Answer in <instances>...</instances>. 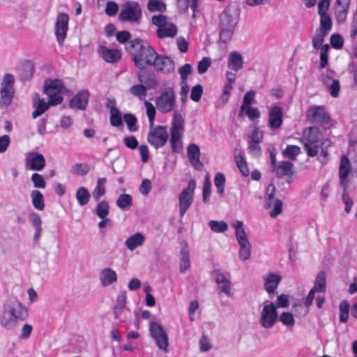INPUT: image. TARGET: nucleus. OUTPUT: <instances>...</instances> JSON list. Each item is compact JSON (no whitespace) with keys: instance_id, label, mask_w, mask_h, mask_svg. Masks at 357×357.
<instances>
[{"instance_id":"57","label":"nucleus","mask_w":357,"mask_h":357,"mask_svg":"<svg viewBox=\"0 0 357 357\" xmlns=\"http://www.w3.org/2000/svg\"><path fill=\"white\" fill-rule=\"evenodd\" d=\"M203 93V87L201 84H197L191 89L190 98L195 102H199Z\"/></svg>"},{"instance_id":"39","label":"nucleus","mask_w":357,"mask_h":357,"mask_svg":"<svg viewBox=\"0 0 357 357\" xmlns=\"http://www.w3.org/2000/svg\"><path fill=\"white\" fill-rule=\"evenodd\" d=\"M116 205L121 209L128 210L132 205V198L128 194H121L116 200Z\"/></svg>"},{"instance_id":"48","label":"nucleus","mask_w":357,"mask_h":357,"mask_svg":"<svg viewBox=\"0 0 357 357\" xmlns=\"http://www.w3.org/2000/svg\"><path fill=\"white\" fill-rule=\"evenodd\" d=\"M321 19H320V29L319 31H321L323 33H325L327 34V33L332 28V20L330 16L327 14H321L320 15Z\"/></svg>"},{"instance_id":"26","label":"nucleus","mask_w":357,"mask_h":357,"mask_svg":"<svg viewBox=\"0 0 357 357\" xmlns=\"http://www.w3.org/2000/svg\"><path fill=\"white\" fill-rule=\"evenodd\" d=\"M243 61L242 56L237 52H231L228 56V68L232 70L238 71L243 68Z\"/></svg>"},{"instance_id":"53","label":"nucleus","mask_w":357,"mask_h":357,"mask_svg":"<svg viewBox=\"0 0 357 357\" xmlns=\"http://www.w3.org/2000/svg\"><path fill=\"white\" fill-rule=\"evenodd\" d=\"M255 93L253 91H249L244 95L243 104L241 107L240 116L243 114L247 107H250L255 98Z\"/></svg>"},{"instance_id":"25","label":"nucleus","mask_w":357,"mask_h":357,"mask_svg":"<svg viewBox=\"0 0 357 357\" xmlns=\"http://www.w3.org/2000/svg\"><path fill=\"white\" fill-rule=\"evenodd\" d=\"M294 165L289 161H282L278 165L273 169L276 171V176L278 178H282L284 176H291L294 175L293 171Z\"/></svg>"},{"instance_id":"49","label":"nucleus","mask_w":357,"mask_h":357,"mask_svg":"<svg viewBox=\"0 0 357 357\" xmlns=\"http://www.w3.org/2000/svg\"><path fill=\"white\" fill-rule=\"evenodd\" d=\"M239 257L242 260H248L250 257L251 245L249 241L239 243Z\"/></svg>"},{"instance_id":"10","label":"nucleus","mask_w":357,"mask_h":357,"mask_svg":"<svg viewBox=\"0 0 357 357\" xmlns=\"http://www.w3.org/2000/svg\"><path fill=\"white\" fill-rule=\"evenodd\" d=\"M149 133L148 142L155 149L163 146L167 142L169 135L165 126H158L155 128H151Z\"/></svg>"},{"instance_id":"50","label":"nucleus","mask_w":357,"mask_h":357,"mask_svg":"<svg viewBox=\"0 0 357 357\" xmlns=\"http://www.w3.org/2000/svg\"><path fill=\"white\" fill-rule=\"evenodd\" d=\"M208 225L211 229L216 233L224 232L228 229L227 224L224 221L211 220Z\"/></svg>"},{"instance_id":"62","label":"nucleus","mask_w":357,"mask_h":357,"mask_svg":"<svg viewBox=\"0 0 357 357\" xmlns=\"http://www.w3.org/2000/svg\"><path fill=\"white\" fill-rule=\"evenodd\" d=\"M151 20L152 23L158 28L163 27L170 23L167 22V17L162 15H153Z\"/></svg>"},{"instance_id":"20","label":"nucleus","mask_w":357,"mask_h":357,"mask_svg":"<svg viewBox=\"0 0 357 357\" xmlns=\"http://www.w3.org/2000/svg\"><path fill=\"white\" fill-rule=\"evenodd\" d=\"M264 288L271 298L275 294V290L281 281V277L274 273H271L264 276Z\"/></svg>"},{"instance_id":"31","label":"nucleus","mask_w":357,"mask_h":357,"mask_svg":"<svg viewBox=\"0 0 357 357\" xmlns=\"http://www.w3.org/2000/svg\"><path fill=\"white\" fill-rule=\"evenodd\" d=\"M100 280L103 286L109 285L116 280V274L110 268L102 269L100 273Z\"/></svg>"},{"instance_id":"55","label":"nucleus","mask_w":357,"mask_h":357,"mask_svg":"<svg viewBox=\"0 0 357 357\" xmlns=\"http://www.w3.org/2000/svg\"><path fill=\"white\" fill-rule=\"evenodd\" d=\"M326 86L328 89L332 97L336 98L339 96L340 84L338 79H333L331 82H329V84H327Z\"/></svg>"},{"instance_id":"45","label":"nucleus","mask_w":357,"mask_h":357,"mask_svg":"<svg viewBox=\"0 0 357 357\" xmlns=\"http://www.w3.org/2000/svg\"><path fill=\"white\" fill-rule=\"evenodd\" d=\"M326 274L321 271L317 275L313 289H315L317 291L324 292L326 291Z\"/></svg>"},{"instance_id":"54","label":"nucleus","mask_w":357,"mask_h":357,"mask_svg":"<svg viewBox=\"0 0 357 357\" xmlns=\"http://www.w3.org/2000/svg\"><path fill=\"white\" fill-rule=\"evenodd\" d=\"M214 183L217 188L218 192L222 195L224 193L225 183V175L221 172L217 173L215 176Z\"/></svg>"},{"instance_id":"32","label":"nucleus","mask_w":357,"mask_h":357,"mask_svg":"<svg viewBox=\"0 0 357 357\" xmlns=\"http://www.w3.org/2000/svg\"><path fill=\"white\" fill-rule=\"evenodd\" d=\"M176 33L177 28L172 23H169L163 27L158 28L157 30V35L160 38H164L166 37L173 38L176 35Z\"/></svg>"},{"instance_id":"37","label":"nucleus","mask_w":357,"mask_h":357,"mask_svg":"<svg viewBox=\"0 0 357 357\" xmlns=\"http://www.w3.org/2000/svg\"><path fill=\"white\" fill-rule=\"evenodd\" d=\"M75 197L80 206H85L89 203L91 195L86 188L80 187L77 190Z\"/></svg>"},{"instance_id":"21","label":"nucleus","mask_w":357,"mask_h":357,"mask_svg":"<svg viewBox=\"0 0 357 357\" xmlns=\"http://www.w3.org/2000/svg\"><path fill=\"white\" fill-rule=\"evenodd\" d=\"M188 155L189 160L194 167L201 170L204 165L199 160L200 151L199 146L195 144H190L188 147Z\"/></svg>"},{"instance_id":"47","label":"nucleus","mask_w":357,"mask_h":357,"mask_svg":"<svg viewBox=\"0 0 357 357\" xmlns=\"http://www.w3.org/2000/svg\"><path fill=\"white\" fill-rule=\"evenodd\" d=\"M182 135L181 134H171L170 143L172 151L174 153H178L182 150Z\"/></svg>"},{"instance_id":"52","label":"nucleus","mask_w":357,"mask_h":357,"mask_svg":"<svg viewBox=\"0 0 357 357\" xmlns=\"http://www.w3.org/2000/svg\"><path fill=\"white\" fill-rule=\"evenodd\" d=\"M123 119L127 124L128 128L131 132L137 130L138 126H137V118L132 114H125Z\"/></svg>"},{"instance_id":"63","label":"nucleus","mask_w":357,"mask_h":357,"mask_svg":"<svg viewBox=\"0 0 357 357\" xmlns=\"http://www.w3.org/2000/svg\"><path fill=\"white\" fill-rule=\"evenodd\" d=\"M283 204L280 199H275L273 204V208L270 212V216L272 218H276L282 211Z\"/></svg>"},{"instance_id":"35","label":"nucleus","mask_w":357,"mask_h":357,"mask_svg":"<svg viewBox=\"0 0 357 357\" xmlns=\"http://www.w3.org/2000/svg\"><path fill=\"white\" fill-rule=\"evenodd\" d=\"M107 182L106 178H100L97 181V185L92 192V196L96 201H98L101 197L106 193L105 184Z\"/></svg>"},{"instance_id":"17","label":"nucleus","mask_w":357,"mask_h":357,"mask_svg":"<svg viewBox=\"0 0 357 357\" xmlns=\"http://www.w3.org/2000/svg\"><path fill=\"white\" fill-rule=\"evenodd\" d=\"M3 311L10 314L11 316L19 317L20 320H24L26 315V312L22 304L16 300L8 301L4 305Z\"/></svg>"},{"instance_id":"51","label":"nucleus","mask_w":357,"mask_h":357,"mask_svg":"<svg viewBox=\"0 0 357 357\" xmlns=\"http://www.w3.org/2000/svg\"><path fill=\"white\" fill-rule=\"evenodd\" d=\"M147 7L151 12H163L166 9V5L160 0H149Z\"/></svg>"},{"instance_id":"4","label":"nucleus","mask_w":357,"mask_h":357,"mask_svg":"<svg viewBox=\"0 0 357 357\" xmlns=\"http://www.w3.org/2000/svg\"><path fill=\"white\" fill-rule=\"evenodd\" d=\"M157 109L162 113L166 114L172 111L176 105V95L172 88L163 91L155 101Z\"/></svg>"},{"instance_id":"2","label":"nucleus","mask_w":357,"mask_h":357,"mask_svg":"<svg viewBox=\"0 0 357 357\" xmlns=\"http://www.w3.org/2000/svg\"><path fill=\"white\" fill-rule=\"evenodd\" d=\"M126 50L133 55L132 61L140 70L154 64L157 58V52L148 43L138 38L130 40Z\"/></svg>"},{"instance_id":"40","label":"nucleus","mask_w":357,"mask_h":357,"mask_svg":"<svg viewBox=\"0 0 357 357\" xmlns=\"http://www.w3.org/2000/svg\"><path fill=\"white\" fill-rule=\"evenodd\" d=\"M243 225V222L239 220L236 221L232 225L235 228V234L238 243L248 241Z\"/></svg>"},{"instance_id":"44","label":"nucleus","mask_w":357,"mask_h":357,"mask_svg":"<svg viewBox=\"0 0 357 357\" xmlns=\"http://www.w3.org/2000/svg\"><path fill=\"white\" fill-rule=\"evenodd\" d=\"M110 123L112 126L119 127L123 125L121 113L116 107H112L110 112Z\"/></svg>"},{"instance_id":"19","label":"nucleus","mask_w":357,"mask_h":357,"mask_svg":"<svg viewBox=\"0 0 357 357\" xmlns=\"http://www.w3.org/2000/svg\"><path fill=\"white\" fill-rule=\"evenodd\" d=\"M137 78L147 89H155L159 85L156 75L153 71H139L137 73Z\"/></svg>"},{"instance_id":"36","label":"nucleus","mask_w":357,"mask_h":357,"mask_svg":"<svg viewBox=\"0 0 357 357\" xmlns=\"http://www.w3.org/2000/svg\"><path fill=\"white\" fill-rule=\"evenodd\" d=\"M31 196L32 198V204L33 206L38 210H44V197L42 193L38 190H34L31 192Z\"/></svg>"},{"instance_id":"61","label":"nucleus","mask_w":357,"mask_h":357,"mask_svg":"<svg viewBox=\"0 0 357 357\" xmlns=\"http://www.w3.org/2000/svg\"><path fill=\"white\" fill-rule=\"evenodd\" d=\"M31 181L33 183L34 187L36 188H45L46 183L42 175L34 173L31 176Z\"/></svg>"},{"instance_id":"58","label":"nucleus","mask_w":357,"mask_h":357,"mask_svg":"<svg viewBox=\"0 0 357 357\" xmlns=\"http://www.w3.org/2000/svg\"><path fill=\"white\" fill-rule=\"evenodd\" d=\"M326 33L321 31L317 32L312 38V45L314 49L321 48Z\"/></svg>"},{"instance_id":"11","label":"nucleus","mask_w":357,"mask_h":357,"mask_svg":"<svg viewBox=\"0 0 357 357\" xmlns=\"http://www.w3.org/2000/svg\"><path fill=\"white\" fill-rule=\"evenodd\" d=\"M307 116L312 123H316L322 126H328L331 120L329 115L321 106L310 107L307 111Z\"/></svg>"},{"instance_id":"16","label":"nucleus","mask_w":357,"mask_h":357,"mask_svg":"<svg viewBox=\"0 0 357 357\" xmlns=\"http://www.w3.org/2000/svg\"><path fill=\"white\" fill-rule=\"evenodd\" d=\"M26 164L32 170L40 171L45 166V160L42 154L30 152L26 155Z\"/></svg>"},{"instance_id":"38","label":"nucleus","mask_w":357,"mask_h":357,"mask_svg":"<svg viewBox=\"0 0 357 357\" xmlns=\"http://www.w3.org/2000/svg\"><path fill=\"white\" fill-rule=\"evenodd\" d=\"M90 171V166L88 163H76L70 169V173L79 176H84Z\"/></svg>"},{"instance_id":"46","label":"nucleus","mask_w":357,"mask_h":357,"mask_svg":"<svg viewBox=\"0 0 357 357\" xmlns=\"http://www.w3.org/2000/svg\"><path fill=\"white\" fill-rule=\"evenodd\" d=\"M236 150H235L236 153ZM235 161L236 163V165L238 168L239 169L240 172L242 173V174L245 176H248L249 174V169L247 166V163L242 155L241 153L240 152L238 154L235 153Z\"/></svg>"},{"instance_id":"7","label":"nucleus","mask_w":357,"mask_h":357,"mask_svg":"<svg viewBox=\"0 0 357 357\" xmlns=\"http://www.w3.org/2000/svg\"><path fill=\"white\" fill-rule=\"evenodd\" d=\"M195 188V181L193 179L190 180L188 187L184 188L178 196L179 213L181 217L184 215L193 202V194Z\"/></svg>"},{"instance_id":"24","label":"nucleus","mask_w":357,"mask_h":357,"mask_svg":"<svg viewBox=\"0 0 357 357\" xmlns=\"http://www.w3.org/2000/svg\"><path fill=\"white\" fill-rule=\"evenodd\" d=\"M269 125L273 129H279L282 123V111L279 106L273 107L269 112Z\"/></svg>"},{"instance_id":"41","label":"nucleus","mask_w":357,"mask_h":357,"mask_svg":"<svg viewBox=\"0 0 357 357\" xmlns=\"http://www.w3.org/2000/svg\"><path fill=\"white\" fill-rule=\"evenodd\" d=\"M109 206L106 200L100 201L95 210L96 214L101 219L105 218L109 214Z\"/></svg>"},{"instance_id":"5","label":"nucleus","mask_w":357,"mask_h":357,"mask_svg":"<svg viewBox=\"0 0 357 357\" xmlns=\"http://www.w3.org/2000/svg\"><path fill=\"white\" fill-rule=\"evenodd\" d=\"M142 16L141 8L137 2H127L121 8L119 18L121 22H136Z\"/></svg>"},{"instance_id":"8","label":"nucleus","mask_w":357,"mask_h":357,"mask_svg":"<svg viewBox=\"0 0 357 357\" xmlns=\"http://www.w3.org/2000/svg\"><path fill=\"white\" fill-rule=\"evenodd\" d=\"M149 331L158 348L165 352L167 351L168 335L162 326L155 321H152L150 323Z\"/></svg>"},{"instance_id":"59","label":"nucleus","mask_w":357,"mask_h":357,"mask_svg":"<svg viewBox=\"0 0 357 357\" xmlns=\"http://www.w3.org/2000/svg\"><path fill=\"white\" fill-rule=\"evenodd\" d=\"M329 45H324L321 49L320 54V68H324L328 64V52L329 50Z\"/></svg>"},{"instance_id":"42","label":"nucleus","mask_w":357,"mask_h":357,"mask_svg":"<svg viewBox=\"0 0 357 357\" xmlns=\"http://www.w3.org/2000/svg\"><path fill=\"white\" fill-rule=\"evenodd\" d=\"M147 88L142 84L133 85L130 89V92L134 96L139 98V99H144L147 93Z\"/></svg>"},{"instance_id":"1","label":"nucleus","mask_w":357,"mask_h":357,"mask_svg":"<svg viewBox=\"0 0 357 357\" xmlns=\"http://www.w3.org/2000/svg\"><path fill=\"white\" fill-rule=\"evenodd\" d=\"M66 89L63 84V82L60 79H47L44 84V93L48 96V102L45 100L37 103L33 107L36 109L32 113L33 119L43 114L46 112L50 105H57L61 104L63 98L61 96V93L66 91Z\"/></svg>"},{"instance_id":"13","label":"nucleus","mask_w":357,"mask_h":357,"mask_svg":"<svg viewBox=\"0 0 357 357\" xmlns=\"http://www.w3.org/2000/svg\"><path fill=\"white\" fill-rule=\"evenodd\" d=\"M68 16L66 13H60L57 16L55 24V34L58 43L61 45L66 37L68 30Z\"/></svg>"},{"instance_id":"15","label":"nucleus","mask_w":357,"mask_h":357,"mask_svg":"<svg viewBox=\"0 0 357 357\" xmlns=\"http://www.w3.org/2000/svg\"><path fill=\"white\" fill-rule=\"evenodd\" d=\"M351 170V166L349 158L342 155L339 167L340 184L342 188H348V176Z\"/></svg>"},{"instance_id":"56","label":"nucleus","mask_w":357,"mask_h":357,"mask_svg":"<svg viewBox=\"0 0 357 357\" xmlns=\"http://www.w3.org/2000/svg\"><path fill=\"white\" fill-rule=\"evenodd\" d=\"M144 105L146 109V114L149 118L150 128H153L155 115V108L152 103L146 100L144 102Z\"/></svg>"},{"instance_id":"29","label":"nucleus","mask_w":357,"mask_h":357,"mask_svg":"<svg viewBox=\"0 0 357 357\" xmlns=\"http://www.w3.org/2000/svg\"><path fill=\"white\" fill-rule=\"evenodd\" d=\"M190 266V253L187 243H184L183 246L181 250V261H180V271L182 273L185 272Z\"/></svg>"},{"instance_id":"34","label":"nucleus","mask_w":357,"mask_h":357,"mask_svg":"<svg viewBox=\"0 0 357 357\" xmlns=\"http://www.w3.org/2000/svg\"><path fill=\"white\" fill-rule=\"evenodd\" d=\"M34 66L31 61L24 62L20 69V79L23 81L30 79L33 74Z\"/></svg>"},{"instance_id":"64","label":"nucleus","mask_w":357,"mask_h":357,"mask_svg":"<svg viewBox=\"0 0 357 357\" xmlns=\"http://www.w3.org/2000/svg\"><path fill=\"white\" fill-rule=\"evenodd\" d=\"M293 311L296 316L304 317L308 312V307L303 306V304L299 302L298 303L294 305Z\"/></svg>"},{"instance_id":"18","label":"nucleus","mask_w":357,"mask_h":357,"mask_svg":"<svg viewBox=\"0 0 357 357\" xmlns=\"http://www.w3.org/2000/svg\"><path fill=\"white\" fill-rule=\"evenodd\" d=\"M99 55L107 63H117L121 58V53L116 49H109L102 45L98 48Z\"/></svg>"},{"instance_id":"9","label":"nucleus","mask_w":357,"mask_h":357,"mask_svg":"<svg viewBox=\"0 0 357 357\" xmlns=\"http://www.w3.org/2000/svg\"><path fill=\"white\" fill-rule=\"evenodd\" d=\"M278 319V312L274 303H266L261 312L260 324L265 328H272Z\"/></svg>"},{"instance_id":"12","label":"nucleus","mask_w":357,"mask_h":357,"mask_svg":"<svg viewBox=\"0 0 357 357\" xmlns=\"http://www.w3.org/2000/svg\"><path fill=\"white\" fill-rule=\"evenodd\" d=\"M212 275L215 278L216 284L219 285L220 291L228 296H231V282L229 278V274H225L216 269L212 272Z\"/></svg>"},{"instance_id":"3","label":"nucleus","mask_w":357,"mask_h":357,"mask_svg":"<svg viewBox=\"0 0 357 357\" xmlns=\"http://www.w3.org/2000/svg\"><path fill=\"white\" fill-rule=\"evenodd\" d=\"M240 8L236 3H230L220 15V39L224 43L229 41L234 34L240 15Z\"/></svg>"},{"instance_id":"30","label":"nucleus","mask_w":357,"mask_h":357,"mask_svg":"<svg viewBox=\"0 0 357 357\" xmlns=\"http://www.w3.org/2000/svg\"><path fill=\"white\" fill-rule=\"evenodd\" d=\"M144 240V236L141 233L137 232L126 241V245L130 250L132 251L137 247L142 245Z\"/></svg>"},{"instance_id":"43","label":"nucleus","mask_w":357,"mask_h":357,"mask_svg":"<svg viewBox=\"0 0 357 357\" xmlns=\"http://www.w3.org/2000/svg\"><path fill=\"white\" fill-rule=\"evenodd\" d=\"M301 149L298 146L295 145H288L287 148L282 151V155L291 160H295L296 159V156L300 153Z\"/></svg>"},{"instance_id":"22","label":"nucleus","mask_w":357,"mask_h":357,"mask_svg":"<svg viewBox=\"0 0 357 357\" xmlns=\"http://www.w3.org/2000/svg\"><path fill=\"white\" fill-rule=\"evenodd\" d=\"M350 0H336L335 9V17L339 23L346 20Z\"/></svg>"},{"instance_id":"27","label":"nucleus","mask_w":357,"mask_h":357,"mask_svg":"<svg viewBox=\"0 0 357 357\" xmlns=\"http://www.w3.org/2000/svg\"><path fill=\"white\" fill-rule=\"evenodd\" d=\"M305 143L317 144L322 137L321 130L317 127H310L304 132Z\"/></svg>"},{"instance_id":"14","label":"nucleus","mask_w":357,"mask_h":357,"mask_svg":"<svg viewBox=\"0 0 357 357\" xmlns=\"http://www.w3.org/2000/svg\"><path fill=\"white\" fill-rule=\"evenodd\" d=\"M156 57L155 61L152 66L158 72L169 73L174 70V62L170 57L159 54H157Z\"/></svg>"},{"instance_id":"28","label":"nucleus","mask_w":357,"mask_h":357,"mask_svg":"<svg viewBox=\"0 0 357 357\" xmlns=\"http://www.w3.org/2000/svg\"><path fill=\"white\" fill-rule=\"evenodd\" d=\"M184 123L185 121L183 117L180 114L174 113L172 127L170 128V133L183 135Z\"/></svg>"},{"instance_id":"23","label":"nucleus","mask_w":357,"mask_h":357,"mask_svg":"<svg viewBox=\"0 0 357 357\" xmlns=\"http://www.w3.org/2000/svg\"><path fill=\"white\" fill-rule=\"evenodd\" d=\"M89 97V93L87 91H80L70 101V107L84 109L88 104Z\"/></svg>"},{"instance_id":"60","label":"nucleus","mask_w":357,"mask_h":357,"mask_svg":"<svg viewBox=\"0 0 357 357\" xmlns=\"http://www.w3.org/2000/svg\"><path fill=\"white\" fill-rule=\"evenodd\" d=\"M343 193L342 195V201L345 204L344 211L348 213L350 212L353 205V201L349 195L348 188H342Z\"/></svg>"},{"instance_id":"33","label":"nucleus","mask_w":357,"mask_h":357,"mask_svg":"<svg viewBox=\"0 0 357 357\" xmlns=\"http://www.w3.org/2000/svg\"><path fill=\"white\" fill-rule=\"evenodd\" d=\"M18 320H20L19 317L11 316L10 314L3 311L1 317V324L6 329H13L15 327Z\"/></svg>"},{"instance_id":"6","label":"nucleus","mask_w":357,"mask_h":357,"mask_svg":"<svg viewBox=\"0 0 357 357\" xmlns=\"http://www.w3.org/2000/svg\"><path fill=\"white\" fill-rule=\"evenodd\" d=\"M14 77L11 74H6L3 79L0 89V104L1 106H8L14 96Z\"/></svg>"}]
</instances>
